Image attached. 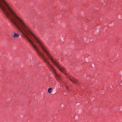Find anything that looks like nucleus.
Returning a JSON list of instances; mask_svg holds the SVG:
<instances>
[{"label":"nucleus","mask_w":122,"mask_h":122,"mask_svg":"<svg viewBox=\"0 0 122 122\" xmlns=\"http://www.w3.org/2000/svg\"><path fill=\"white\" fill-rule=\"evenodd\" d=\"M67 78H69L73 83H76L77 82V80L72 77H71L70 76H68Z\"/></svg>","instance_id":"nucleus-1"},{"label":"nucleus","mask_w":122,"mask_h":122,"mask_svg":"<svg viewBox=\"0 0 122 122\" xmlns=\"http://www.w3.org/2000/svg\"><path fill=\"white\" fill-rule=\"evenodd\" d=\"M12 36L15 39H17L19 38V35L18 34L16 33L14 31L13 32V34L12 35Z\"/></svg>","instance_id":"nucleus-2"},{"label":"nucleus","mask_w":122,"mask_h":122,"mask_svg":"<svg viewBox=\"0 0 122 122\" xmlns=\"http://www.w3.org/2000/svg\"><path fill=\"white\" fill-rule=\"evenodd\" d=\"M52 90V89L51 88H49L48 90V92L49 93H51V90Z\"/></svg>","instance_id":"nucleus-3"},{"label":"nucleus","mask_w":122,"mask_h":122,"mask_svg":"<svg viewBox=\"0 0 122 122\" xmlns=\"http://www.w3.org/2000/svg\"><path fill=\"white\" fill-rule=\"evenodd\" d=\"M66 88H67V89H68V87L67 86H66Z\"/></svg>","instance_id":"nucleus-4"}]
</instances>
